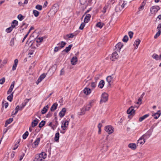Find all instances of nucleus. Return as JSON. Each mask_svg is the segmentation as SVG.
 <instances>
[{
	"label": "nucleus",
	"mask_w": 161,
	"mask_h": 161,
	"mask_svg": "<svg viewBox=\"0 0 161 161\" xmlns=\"http://www.w3.org/2000/svg\"><path fill=\"white\" fill-rule=\"evenodd\" d=\"M135 110H134V107L131 106L127 111V113L129 114L128 117L131 118L135 114Z\"/></svg>",
	"instance_id": "1"
},
{
	"label": "nucleus",
	"mask_w": 161,
	"mask_h": 161,
	"mask_svg": "<svg viewBox=\"0 0 161 161\" xmlns=\"http://www.w3.org/2000/svg\"><path fill=\"white\" fill-rule=\"evenodd\" d=\"M108 99V94L105 92L103 93L102 95L101 99L100 101V103H102L107 102Z\"/></svg>",
	"instance_id": "2"
},
{
	"label": "nucleus",
	"mask_w": 161,
	"mask_h": 161,
	"mask_svg": "<svg viewBox=\"0 0 161 161\" xmlns=\"http://www.w3.org/2000/svg\"><path fill=\"white\" fill-rule=\"evenodd\" d=\"M147 136V135L144 134L137 141V145H142L146 142L145 137Z\"/></svg>",
	"instance_id": "3"
},
{
	"label": "nucleus",
	"mask_w": 161,
	"mask_h": 161,
	"mask_svg": "<svg viewBox=\"0 0 161 161\" xmlns=\"http://www.w3.org/2000/svg\"><path fill=\"white\" fill-rule=\"evenodd\" d=\"M69 121L68 120L64 121L62 122L61 127L63 130H66L68 127Z\"/></svg>",
	"instance_id": "4"
},
{
	"label": "nucleus",
	"mask_w": 161,
	"mask_h": 161,
	"mask_svg": "<svg viewBox=\"0 0 161 161\" xmlns=\"http://www.w3.org/2000/svg\"><path fill=\"white\" fill-rule=\"evenodd\" d=\"M105 130L109 134L113 132L114 128L111 126L108 125L105 127Z\"/></svg>",
	"instance_id": "5"
},
{
	"label": "nucleus",
	"mask_w": 161,
	"mask_h": 161,
	"mask_svg": "<svg viewBox=\"0 0 161 161\" xmlns=\"http://www.w3.org/2000/svg\"><path fill=\"white\" fill-rule=\"evenodd\" d=\"M113 76V75H111L108 76L106 78V80L109 86L111 85L115 79Z\"/></svg>",
	"instance_id": "6"
},
{
	"label": "nucleus",
	"mask_w": 161,
	"mask_h": 161,
	"mask_svg": "<svg viewBox=\"0 0 161 161\" xmlns=\"http://www.w3.org/2000/svg\"><path fill=\"white\" fill-rule=\"evenodd\" d=\"M95 100H90L88 104L84 106L86 111H89L92 105V104L95 102Z\"/></svg>",
	"instance_id": "7"
},
{
	"label": "nucleus",
	"mask_w": 161,
	"mask_h": 161,
	"mask_svg": "<svg viewBox=\"0 0 161 161\" xmlns=\"http://www.w3.org/2000/svg\"><path fill=\"white\" fill-rule=\"evenodd\" d=\"M158 32L156 33L154 36V38L155 39L157 38L160 35L161 33V24H159L158 25L157 28Z\"/></svg>",
	"instance_id": "8"
},
{
	"label": "nucleus",
	"mask_w": 161,
	"mask_h": 161,
	"mask_svg": "<svg viewBox=\"0 0 161 161\" xmlns=\"http://www.w3.org/2000/svg\"><path fill=\"white\" fill-rule=\"evenodd\" d=\"M160 9L159 7L158 6H153L151 8L150 11L152 13H156Z\"/></svg>",
	"instance_id": "9"
},
{
	"label": "nucleus",
	"mask_w": 161,
	"mask_h": 161,
	"mask_svg": "<svg viewBox=\"0 0 161 161\" xmlns=\"http://www.w3.org/2000/svg\"><path fill=\"white\" fill-rule=\"evenodd\" d=\"M37 156H38V157L42 161L43 159H45L46 157V154L44 152H42L41 153L39 154L36 155Z\"/></svg>",
	"instance_id": "10"
},
{
	"label": "nucleus",
	"mask_w": 161,
	"mask_h": 161,
	"mask_svg": "<svg viewBox=\"0 0 161 161\" xmlns=\"http://www.w3.org/2000/svg\"><path fill=\"white\" fill-rule=\"evenodd\" d=\"M40 140V138L39 137L37 138L36 140L34 142L32 145V147L34 148H36L39 144Z\"/></svg>",
	"instance_id": "11"
},
{
	"label": "nucleus",
	"mask_w": 161,
	"mask_h": 161,
	"mask_svg": "<svg viewBox=\"0 0 161 161\" xmlns=\"http://www.w3.org/2000/svg\"><path fill=\"white\" fill-rule=\"evenodd\" d=\"M85 15V17L84 18V22L85 23H88L90 19V18L91 17V15L90 14H86V13L85 14V15H83L84 16Z\"/></svg>",
	"instance_id": "12"
},
{
	"label": "nucleus",
	"mask_w": 161,
	"mask_h": 161,
	"mask_svg": "<svg viewBox=\"0 0 161 161\" xmlns=\"http://www.w3.org/2000/svg\"><path fill=\"white\" fill-rule=\"evenodd\" d=\"M123 46V44L121 42H119L115 46V48L116 51L119 52L122 47Z\"/></svg>",
	"instance_id": "13"
},
{
	"label": "nucleus",
	"mask_w": 161,
	"mask_h": 161,
	"mask_svg": "<svg viewBox=\"0 0 161 161\" xmlns=\"http://www.w3.org/2000/svg\"><path fill=\"white\" fill-rule=\"evenodd\" d=\"M77 61V58L76 56L73 57L71 59V63L72 65H75L76 64Z\"/></svg>",
	"instance_id": "14"
},
{
	"label": "nucleus",
	"mask_w": 161,
	"mask_h": 161,
	"mask_svg": "<svg viewBox=\"0 0 161 161\" xmlns=\"http://www.w3.org/2000/svg\"><path fill=\"white\" fill-rule=\"evenodd\" d=\"M66 112V109L63 108L59 114V115L61 118H62L65 115Z\"/></svg>",
	"instance_id": "15"
},
{
	"label": "nucleus",
	"mask_w": 161,
	"mask_h": 161,
	"mask_svg": "<svg viewBox=\"0 0 161 161\" xmlns=\"http://www.w3.org/2000/svg\"><path fill=\"white\" fill-rule=\"evenodd\" d=\"M119 57L118 54L116 52L113 53L111 55V59L112 61L117 58Z\"/></svg>",
	"instance_id": "16"
},
{
	"label": "nucleus",
	"mask_w": 161,
	"mask_h": 161,
	"mask_svg": "<svg viewBox=\"0 0 161 161\" xmlns=\"http://www.w3.org/2000/svg\"><path fill=\"white\" fill-rule=\"evenodd\" d=\"M66 44V43L65 42L62 41L60 43L57 44V45L59 47V49L63 48Z\"/></svg>",
	"instance_id": "17"
},
{
	"label": "nucleus",
	"mask_w": 161,
	"mask_h": 161,
	"mask_svg": "<svg viewBox=\"0 0 161 161\" xmlns=\"http://www.w3.org/2000/svg\"><path fill=\"white\" fill-rule=\"evenodd\" d=\"M100 146L102 147V149L101 150H103V151H106L107 150L108 146L105 145L103 143H101L100 145Z\"/></svg>",
	"instance_id": "18"
},
{
	"label": "nucleus",
	"mask_w": 161,
	"mask_h": 161,
	"mask_svg": "<svg viewBox=\"0 0 161 161\" xmlns=\"http://www.w3.org/2000/svg\"><path fill=\"white\" fill-rule=\"evenodd\" d=\"M161 114L160 111V110H158L157 111V112L156 113H154L153 114L152 116L154 117V118L155 119H157L160 116Z\"/></svg>",
	"instance_id": "19"
},
{
	"label": "nucleus",
	"mask_w": 161,
	"mask_h": 161,
	"mask_svg": "<svg viewBox=\"0 0 161 161\" xmlns=\"http://www.w3.org/2000/svg\"><path fill=\"white\" fill-rule=\"evenodd\" d=\"M58 104L56 103H54L52 106L50 108V110L52 111H53L57 108Z\"/></svg>",
	"instance_id": "20"
},
{
	"label": "nucleus",
	"mask_w": 161,
	"mask_h": 161,
	"mask_svg": "<svg viewBox=\"0 0 161 161\" xmlns=\"http://www.w3.org/2000/svg\"><path fill=\"white\" fill-rule=\"evenodd\" d=\"M141 42V41L139 39H137L134 42L133 45L135 46L136 45V47H135L136 49H137L139 44H140Z\"/></svg>",
	"instance_id": "21"
},
{
	"label": "nucleus",
	"mask_w": 161,
	"mask_h": 161,
	"mask_svg": "<svg viewBox=\"0 0 161 161\" xmlns=\"http://www.w3.org/2000/svg\"><path fill=\"white\" fill-rule=\"evenodd\" d=\"M55 119H56L55 123V124L53 125L52 126V128L53 130H54L56 128L58 124V121H57V117H55Z\"/></svg>",
	"instance_id": "22"
},
{
	"label": "nucleus",
	"mask_w": 161,
	"mask_h": 161,
	"mask_svg": "<svg viewBox=\"0 0 161 161\" xmlns=\"http://www.w3.org/2000/svg\"><path fill=\"white\" fill-rule=\"evenodd\" d=\"M86 111V110L84 107H83L81 109L80 112L78 113V114L80 115H84Z\"/></svg>",
	"instance_id": "23"
},
{
	"label": "nucleus",
	"mask_w": 161,
	"mask_h": 161,
	"mask_svg": "<svg viewBox=\"0 0 161 161\" xmlns=\"http://www.w3.org/2000/svg\"><path fill=\"white\" fill-rule=\"evenodd\" d=\"M128 147L131 149L135 150L136 148V146L135 143H130L128 145Z\"/></svg>",
	"instance_id": "24"
},
{
	"label": "nucleus",
	"mask_w": 161,
	"mask_h": 161,
	"mask_svg": "<svg viewBox=\"0 0 161 161\" xmlns=\"http://www.w3.org/2000/svg\"><path fill=\"white\" fill-rule=\"evenodd\" d=\"M83 92L86 95L89 94L91 92L90 89L88 88H85L83 90Z\"/></svg>",
	"instance_id": "25"
},
{
	"label": "nucleus",
	"mask_w": 161,
	"mask_h": 161,
	"mask_svg": "<svg viewBox=\"0 0 161 161\" xmlns=\"http://www.w3.org/2000/svg\"><path fill=\"white\" fill-rule=\"evenodd\" d=\"M48 105H47L44 107L42 109V110L41 112L42 114H45L47 111L48 109Z\"/></svg>",
	"instance_id": "26"
},
{
	"label": "nucleus",
	"mask_w": 161,
	"mask_h": 161,
	"mask_svg": "<svg viewBox=\"0 0 161 161\" xmlns=\"http://www.w3.org/2000/svg\"><path fill=\"white\" fill-rule=\"evenodd\" d=\"M30 99H26L25 100L24 103H22V106L21 107L20 109H22L23 108L25 107V106L27 104V103L29 102Z\"/></svg>",
	"instance_id": "27"
},
{
	"label": "nucleus",
	"mask_w": 161,
	"mask_h": 161,
	"mask_svg": "<svg viewBox=\"0 0 161 161\" xmlns=\"http://www.w3.org/2000/svg\"><path fill=\"white\" fill-rule=\"evenodd\" d=\"M104 84V81L103 80H101L99 83L98 86L100 88H102L103 87Z\"/></svg>",
	"instance_id": "28"
},
{
	"label": "nucleus",
	"mask_w": 161,
	"mask_h": 161,
	"mask_svg": "<svg viewBox=\"0 0 161 161\" xmlns=\"http://www.w3.org/2000/svg\"><path fill=\"white\" fill-rule=\"evenodd\" d=\"M149 116V114H146L144 116L140 117L139 119V121L140 122L142 121L143 120L145 119L146 118L148 117Z\"/></svg>",
	"instance_id": "29"
},
{
	"label": "nucleus",
	"mask_w": 161,
	"mask_h": 161,
	"mask_svg": "<svg viewBox=\"0 0 161 161\" xmlns=\"http://www.w3.org/2000/svg\"><path fill=\"white\" fill-rule=\"evenodd\" d=\"M18 25V22L16 20H13L11 23V26L14 28Z\"/></svg>",
	"instance_id": "30"
},
{
	"label": "nucleus",
	"mask_w": 161,
	"mask_h": 161,
	"mask_svg": "<svg viewBox=\"0 0 161 161\" xmlns=\"http://www.w3.org/2000/svg\"><path fill=\"white\" fill-rule=\"evenodd\" d=\"M38 121L37 119L34 120L31 123V126L32 127H34L36 126L38 124Z\"/></svg>",
	"instance_id": "31"
},
{
	"label": "nucleus",
	"mask_w": 161,
	"mask_h": 161,
	"mask_svg": "<svg viewBox=\"0 0 161 161\" xmlns=\"http://www.w3.org/2000/svg\"><path fill=\"white\" fill-rule=\"evenodd\" d=\"M59 138V134L58 132L56 133L54 137V140L57 142H58Z\"/></svg>",
	"instance_id": "32"
},
{
	"label": "nucleus",
	"mask_w": 161,
	"mask_h": 161,
	"mask_svg": "<svg viewBox=\"0 0 161 161\" xmlns=\"http://www.w3.org/2000/svg\"><path fill=\"white\" fill-rule=\"evenodd\" d=\"M13 118H10L8 119L7 120H6V123L5 125V127H6L7 125L11 123L13 121Z\"/></svg>",
	"instance_id": "33"
},
{
	"label": "nucleus",
	"mask_w": 161,
	"mask_h": 161,
	"mask_svg": "<svg viewBox=\"0 0 161 161\" xmlns=\"http://www.w3.org/2000/svg\"><path fill=\"white\" fill-rule=\"evenodd\" d=\"M72 46V44L69 45L68 47H66L65 49H64L63 51H64L67 53H68L70 50V49Z\"/></svg>",
	"instance_id": "34"
},
{
	"label": "nucleus",
	"mask_w": 161,
	"mask_h": 161,
	"mask_svg": "<svg viewBox=\"0 0 161 161\" xmlns=\"http://www.w3.org/2000/svg\"><path fill=\"white\" fill-rule=\"evenodd\" d=\"M146 1H143L142 3L141 6L139 7V11L142 10L144 7V6L145 5Z\"/></svg>",
	"instance_id": "35"
},
{
	"label": "nucleus",
	"mask_w": 161,
	"mask_h": 161,
	"mask_svg": "<svg viewBox=\"0 0 161 161\" xmlns=\"http://www.w3.org/2000/svg\"><path fill=\"white\" fill-rule=\"evenodd\" d=\"M14 92H12L11 94L9 95L7 98V100L10 102H11L12 100L13 97Z\"/></svg>",
	"instance_id": "36"
},
{
	"label": "nucleus",
	"mask_w": 161,
	"mask_h": 161,
	"mask_svg": "<svg viewBox=\"0 0 161 161\" xmlns=\"http://www.w3.org/2000/svg\"><path fill=\"white\" fill-rule=\"evenodd\" d=\"M14 28L11 26L6 29V32L7 33H9L12 31Z\"/></svg>",
	"instance_id": "37"
},
{
	"label": "nucleus",
	"mask_w": 161,
	"mask_h": 161,
	"mask_svg": "<svg viewBox=\"0 0 161 161\" xmlns=\"http://www.w3.org/2000/svg\"><path fill=\"white\" fill-rule=\"evenodd\" d=\"M152 57L153 58L155 59L156 60H159V57L156 54H153L152 56Z\"/></svg>",
	"instance_id": "38"
},
{
	"label": "nucleus",
	"mask_w": 161,
	"mask_h": 161,
	"mask_svg": "<svg viewBox=\"0 0 161 161\" xmlns=\"http://www.w3.org/2000/svg\"><path fill=\"white\" fill-rule=\"evenodd\" d=\"M19 105H17L16 108H15V112L14 113V112H12V115H16L18 112V111L19 110Z\"/></svg>",
	"instance_id": "39"
},
{
	"label": "nucleus",
	"mask_w": 161,
	"mask_h": 161,
	"mask_svg": "<svg viewBox=\"0 0 161 161\" xmlns=\"http://www.w3.org/2000/svg\"><path fill=\"white\" fill-rule=\"evenodd\" d=\"M46 76V74H43L39 77L38 79L40 81H42Z\"/></svg>",
	"instance_id": "40"
},
{
	"label": "nucleus",
	"mask_w": 161,
	"mask_h": 161,
	"mask_svg": "<svg viewBox=\"0 0 161 161\" xmlns=\"http://www.w3.org/2000/svg\"><path fill=\"white\" fill-rule=\"evenodd\" d=\"M103 24L101 22L97 23L96 25V26L101 28L103 26Z\"/></svg>",
	"instance_id": "41"
},
{
	"label": "nucleus",
	"mask_w": 161,
	"mask_h": 161,
	"mask_svg": "<svg viewBox=\"0 0 161 161\" xmlns=\"http://www.w3.org/2000/svg\"><path fill=\"white\" fill-rule=\"evenodd\" d=\"M128 37L127 35H125L124 36L123 39H122V41L125 42H126L128 41Z\"/></svg>",
	"instance_id": "42"
},
{
	"label": "nucleus",
	"mask_w": 161,
	"mask_h": 161,
	"mask_svg": "<svg viewBox=\"0 0 161 161\" xmlns=\"http://www.w3.org/2000/svg\"><path fill=\"white\" fill-rule=\"evenodd\" d=\"M33 14L34 16L36 17L39 15V12L36 10H34L33 11Z\"/></svg>",
	"instance_id": "43"
},
{
	"label": "nucleus",
	"mask_w": 161,
	"mask_h": 161,
	"mask_svg": "<svg viewBox=\"0 0 161 161\" xmlns=\"http://www.w3.org/2000/svg\"><path fill=\"white\" fill-rule=\"evenodd\" d=\"M29 135V133L28 131H26L23 135V138L24 139H25Z\"/></svg>",
	"instance_id": "44"
},
{
	"label": "nucleus",
	"mask_w": 161,
	"mask_h": 161,
	"mask_svg": "<svg viewBox=\"0 0 161 161\" xmlns=\"http://www.w3.org/2000/svg\"><path fill=\"white\" fill-rule=\"evenodd\" d=\"M17 18L19 20L22 21L24 19V17L21 14H19Z\"/></svg>",
	"instance_id": "45"
},
{
	"label": "nucleus",
	"mask_w": 161,
	"mask_h": 161,
	"mask_svg": "<svg viewBox=\"0 0 161 161\" xmlns=\"http://www.w3.org/2000/svg\"><path fill=\"white\" fill-rule=\"evenodd\" d=\"M45 122L44 121H42L39 124V127L40 128L42 127L45 124Z\"/></svg>",
	"instance_id": "46"
},
{
	"label": "nucleus",
	"mask_w": 161,
	"mask_h": 161,
	"mask_svg": "<svg viewBox=\"0 0 161 161\" xmlns=\"http://www.w3.org/2000/svg\"><path fill=\"white\" fill-rule=\"evenodd\" d=\"M76 34H74L73 33L70 34H68L66 35V36H67L68 38H73L74 36H75Z\"/></svg>",
	"instance_id": "47"
},
{
	"label": "nucleus",
	"mask_w": 161,
	"mask_h": 161,
	"mask_svg": "<svg viewBox=\"0 0 161 161\" xmlns=\"http://www.w3.org/2000/svg\"><path fill=\"white\" fill-rule=\"evenodd\" d=\"M108 5H106L103 8L102 12L103 14L106 13V10L108 9Z\"/></svg>",
	"instance_id": "48"
},
{
	"label": "nucleus",
	"mask_w": 161,
	"mask_h": 161,
	"mask_svg": "<svg viewBox=\"0 0 161 161\" xmlns=\"http://www.w3.org/2000/svg\"><path fill=\"white\" fill-rule=\"evenodd\" d=\"M85 23L84 22H82L81 24L80 25V26L79 29L80 30H83L84 28V27L85 26Z\"/></svg>",
	"instance_id": "49"
},
{
	"label": "nucleus",
	"mask_w": 161,
	"mask_h": 161,
	"mask_svg": "<svg viewBox=\"0 0 161 161\" xmlns=\"http://www.w3.org/2000/svg\"><path fill=\"white\" fill-rule=\"evenodd\" d=\"M14 38H12L10 42V45L11 46L13 47L14 45Z\"/></svg>",
	"instance_id": "50"
},
{
	"label": "nucleus",
	"mask_w": 161,
	"mask_h": 161,
	"mask_svg": "<svg viewBox=\"0 0 161 161\" xmlns=\"http://www.w3.org/2000/svg\"><path fill=\"white\" fill-rule=\"evenodd\" d=\"M36 8L39 10H41L42 9V6L40 5H37L36 6Z\"/></svg>",
	"instance_id": "51"
},
{
	"label": "nucleus",
	"mask_w": 161,
	"mask_h": 161,
	"mask_svg": "<svg viewBox=\"0 0 161 161\" xmlns=\"http://www.w3.org/2000/svg\"><path fill=\"white\" fill-rule=\"evenodd\" d=\"M96 83L95 82H93L91 83V86L92 88L94 89L96 86Z\"/></svg>",
	"instance_id": "52"
},
{
	"label": "nucleus",
	"mask_w": 161,
	"mask_h": 161,
	"mask_svg": "<svg viewBox=\"0 0 161 161\" xmlns=\"http://www.w3.org/2000/svg\"><path fill=\"white\" fill-rule=\"evenodd\" d=\"M142 98L139 97L138 100V102L136 103V104L139 105H141L142 103Z\"/></svg>",
	"instance_id": "53"
},
{
	"label": "nucleus",
	"mask_w": 161,
	"mask_h": 161,
	"mask_svg": "<svg viewBox=\"0 0 161 161\" xmlns=\"http://www.w3.org/2000/svg\"><path fill=\"white\" fill-rule=\"evenodd\" d=\"M5 81V78L3 77L0 80V84H3Z\"/></svg>",
	"instance_id": "54"
},
{
	"label": "nucleus",
	"mask_w": 161,
	"mask_h": 161,
	"mask_svg": "<svg viewBox=\"0 0 161 161\" xmlns=\"http://www.w3.org/2000/svg\"><path fill=\"white\" fill-rule=\"evenodd\" d=\"M38 156L36 155L35 158L33 161H41L40 159Z\"/></svg>",
	"instance_id": "55"
},
{
	"label": "nucleus",
	"mask_w": 161,
	"mask_h": 161,
	"mask_svg": "<svg viewBox=\"0 0 161 161\" xmlns=\"http://www.w3.org/2000/svg\"><path fill=\"white\" fill-rule=\"evenodd\" d=\"M128 35L130 38H132L133 35V33L132 31H129L128 32Z\"/></svg>",
	"instance_id": "56"
},
{
	"label": "nucleus",
	"mask_w": 161,
	"mask_h": 161,
	"mask_svg": "<svg viewBox=\"0 0 161 161\" xmlns=\"http://www.w3.org/2000/svg\"><path fill=\"white\" fill-rule=\"evenodd\" d=\"M14 83H15V82L14 81H13L11 85V86H10V87L9 88L10 89H11L12 90H13V88L14 87Z\"/></svg>",
	"instance_id": "57"
},
{
	"label": "nucleus",
	"mask_w": 161,
	"mask_h": 161,
	"mask_svg": "<svg viewBox=\"0 0 161 161\" xmlns=\"http://www.w3.org/2000/svg\"><path fill=\"white\" fill-rule=\"evenodd\" d=\"M43 39L42 37V38H39L36 39V42H41L43 41Z\"/></svg>",
	"instance_id": "58"
},
{
	"label": "nucleus",
	"mask_w": 161,
	"mask_h": 161,
	"mask_svg": "<svg viewBox=\"0 0 161 161\" xmlns=\"http://www.w3.org/2000/svg\"><path fill=\"white\" fill-rule=\"evenodd\" d=\"M127 4V3L126 2H125V1H123V2L122 4L121 5V6L122 7V8H123Z\"/></svg>",
	"instance_id": "59"
},
{
	"label": "nucleus",
	"mask_w": 161,
	"mask_h": 161,
	"mask_svg": "<svg viewBox=\"0 0 161 161\" xmlns=\"http://www.w3.org/2000/svg\"><path fill=\"white\" fill-rule=\"evenodd\" d=\"M7 59L4 60L3 61V63L2 64V65H3V66L4 65L6 64H7Z\"/></svg>",
	"instance_id": "60"
},
{
	"label": "nucleus",
	"mask_w": 161,
	"mask_h": 161,
	"mask_svg": "<svg viewBox=\"0 0 161 161\" xmlns=\"http://www.w3.org/2000/svg\"><path fill=\"white\" fill-rule=\"evenodd\" d=\"M64 69H62L60 71V75H63L64 74Z\"/></svg>",
	"instance_id": "61"
},
{
	"label": "nucleus",
	"mask_w": 161,
	"mask_h": 161,
	"mask_svg": "<svg viewBox=\"0 0 161 161\" xmlns=\"http://www.w3.org/2000/svg\"><path fill=\"white\" fill-rule=\"evenodd\" d=\"M59 49V47L58 46V47H55L54 49V51L55 52H57L58 51Z\"/></svg>",
	"instance_id": "62"
},
{
	"label": "nucleus",
	"mask_w": 161,
	"mask_h": 161,
	"mask_svg": "<svg viewBox=\"0 0 161 161\" xmlns=\"http://www.w3.org/2000/svg\"><path fill=\"white\" fill-rule=\"evenodd\" d=\"M15 154V152H13L11 154V158H13Z\"/></svg>",
	"instance_id": "63"
},
{
	"label": "nucleus",
	"mask_w": 161,
	"mask_h": 161,
	"mask_svg": "<svg viewBox=\"0 0 161 161\" xmlns=\"http://www.w3.org/2000/svg\"><path fill=\"white\" fill-rule=\"evenodd\" d=\"M17 65L14 64L13 66L12 69L13 70H14L16 69Z\"/></svg>",
	"instance_id": "64"
}]
</instances>
